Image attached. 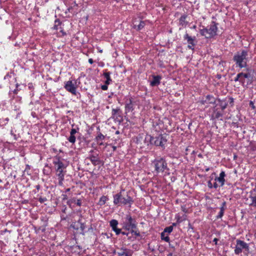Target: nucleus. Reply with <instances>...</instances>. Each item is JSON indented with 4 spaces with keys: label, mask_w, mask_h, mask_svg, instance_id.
<instances>
[{
    "label": "nucleus",
    "mask_w": 256,
    "mask_h": 256,
    "mask_svg": "<svg viewBox=\"0 0 256 256\" xmlns=\"http://www.w3.org/2000/svg\"><path fill=\"white\" fill-rule=\"evenodd\" d=\"M167 256H174L172 253H170L168 254Z\"/></svg>",
    "instance_id": "55"
},
{
    "label": "nucleus",
    "mask_w": 256,
    "mask_h": 256,
    "mask_svg": "<svg viewBox=\"0 0 256 256\" xmlns=\"http://www.w3.org/2000/svg\"><path fill=\"white\" fill-rule=\"evenodd\" d=\"M62 200H66L68 199V196L66 194H63L62 195Z\"/></svg>",
    "instance_id": "43"
},
{
    "label": "nucleus",
    "mask_w": 256,
    "mask_h": 256,
    "mask_svg": "<svg viewBox=\"0 0 256 256\" xmlns=\"http://www.w3.org/2000/svg\"><path fill=\"white\" fill-rule=\"evenodd\" d=\"M166 137L167 135L166 134H160L156 137H152L150 135H146L145 140L149 142L151 144L159 146L164 148L167 142Z\"/></svg>",
    "instance_id": "3"
},
{
    "label": "nucleus",
    "mask_w": 256,
    "mask_h": 256,
    "mask_svg": "<svg viewBox=\"0 0 256 256\" xmlns=\"http://www.w3.org/2000/svg\"><path fill=\"white\" fill-rule=\"evenodd\" d=\"M112 148L113 149V151H115L116 149V146H112Z\"/></svg>",
    "instance_id": "54"
},
{
    "label": "nucleus",
    "mask_w": 256,
    "mask_h": 256,
    "mask_svg": "<svg viewBox=\"0 0 256 256\" xmlns=\"http://www.w3.org/2000/svg\"><path fill=\"white\" fill-rule=\"evenodd\" d=\"M53 164L56 170V179L58 180V184L62 186H63L64 177L66 172L67 164H64L60 158L58 156L54 158Z\"/></svg>",
    "instance_id": "1"
},
{
    "label": "nucleus",
    "mask_w": 256,
    "mask_h": 256,
    "mask_svg": "<svg viewBox=\"0 0 256 256\" xmlns=\"http://www.w3.org/2000/svg\"><path fill=\"white\" fill-rule=\"evenodd\" d=\"M70 190V188H67L66 190V192H68Z\"/></svg>",
    "instance_id": "60"
},
{
    "label": "nucleus",
    "mask_w": 256,
    "mask_h": 256,
    "mask_svg": "<svg viewBox=\"0 0 256 256\" xmlns=\"http://www.w3.org/2000/svg\"><path fill=\"white\" fill-rule=\"evenodd\" d=\"M120 111V109L119 108H116V109H112V115L113 116H115L117 113L118 112Z\"/></svg>",
    "instance_id": "36"
},
{
    "label": "nucleus",
    "mask_w": 256,
    "mask_h": 256,
    "mask_svg": "<svg viewBox=\"0 0 256 256\" xmlns=\"http://www.w3.org/2000/svg\"><path fill=\"white\" fill-rule=\"evenodd\" d=\"M4 80L8 82H10V80L12 79L13 80L15 79L13 74H8L4 76Z\"/></svg>",
    "instance_id": "24"
},
{
    "label": "nucleus",
    "mask_w": 256,
    "mask_h": 256,
    "mask_svg": "<svg viewBox=\"0 0 256 256\" xmlns=\"http://www.w3.org/2000/svg\"><path fill=\"white\" fill-rule=\"evenodd\" d=\"M218 24L214 21H212L210 24L206 27L203 26V28L200 30V33L202 36L206 39L214 38L217 35Z\"/></svg>",
    "instance_id": "2"
},
{
    "label": "nucleus",
    "mask_w": 256,
    "mask_h": 256,
    "mask_svg": "<svg viewBox=\"0 0 256 256\" xmlns=\"http://www.w3.org/2000/svg\"><path fill=\"white\" fill-rule=\"evenodd\" d=\"M108 200V198L106 196H102L100 199L98 204L100 206L104 205Z\"/></svg>",
    "instance_id": "28"
},
{
    "label": "nucleus",
    "mask_w": 256,
    "mask_h": 256,
    "mask_svg": "<svg viewBox=\"0 0 256 256\" xmlns=\"http://www.w3.org/2000/svg\"><path fill=\"white\" fill-rule=\"evenodd\" d=\"M221 106H222V109L223 110L226 108V104H225L224 106L222 105Z\"/></svg>",
    "instance_id": "51"
},
{
    "label": "nucleus",
    "mask_w": 256,
    "mask_h": 256,
    "mask_svg": "<svg viewBox=\"0 0 256 256\" xmlns=\"http://www.w3.org/2000/svg\"><path fill=\"white\" fill-rule=\"evenodd\" d=\"M226 174L224 171H222L218 177L216 178L215 180L218 182L220 184V186H223L225 182L224 177Z\"/></svg>",
    "instance_id": "18"
},
{
    "label": "nucleus",
    "mask_w": 256,
    "mask_h": 256,
    "mask_svg": "<svg viewBox=\"0 0 256 256\" xmlns=\"http://www.w3.org/2000/svg\"><path fill=\"white\" fill-rule=\"evenodd\" d=\"M118 221L116 220L113 219L110 222V226L116 235H118L121 232V229L118 228Z\"/></svg>",
    "instance_id": "13"
},
{
    "label": "nucleus",
    "mask_w": 256,
    "mask_h": 256,
    "mask_svg": "<svg viewBox=\"0 0 256 256\" xmlns=\"http://www.w3.org/2000/svg\"><path fill=\"white\" fill-rule=\"evenodd\" d=\"M68 140L70 143L74 144L76 142V138L74 134L71 135V134H70V136Z\"/></svg>",
    "instance_id": "32"
},
{
    "label": "nucleus",
    "mask_w": 256,
    "mask_h": 256,
    "mask_svg": "<svg viewBox=\"0 0 256 256\" xmlns=\"http://www.w3.org/2000/svg\"><path fill=\"white\" fill-rule=\"evenodd\" d=\"M80 222L81 219L80 218L77 222H72L71 224V227L76 230H78Z\"/></svg>",
    "instance_id": "25"
},
{
    "label": "nucleus",
    "mask_w": 256,
    "mask_h": 256,
    "mask_svg": "<svg viewBox=\"0 0 256 256\" xmlns=\"http://www.w3.org/2000/svg\"><path fill=\"white\" fill-rule=\"evenodd\" d=\"M18 90V89H16V90H14V94H17Z\"/></svg>",
    "instance_id": "58"
},
{
    "label": "nucleus",
    "mask_w": 256,
    "mask_h": 256,
    "mask_svg": "<svg viewBox=\"0 0 256 256\" xmlns=\"http://www.w3.org/2000/svg\"><path fill=\"white\" fill-rule=\"evenodd\" d=\"M110 72H104V76L106 78V80L105 81V84H109L110 82L112 81L110 76Z\"/></svg>",
    "instance_id": "26"
},
{
    "label": "nucleus",
    "mask_w": 256,
    "mask_h": 256,
    "mask_svg": "<svg viewBox=\"0 0 256 256\" xmlns=\"http://www.w3.org/2000/svg\"><path fill=\"white\" fill-rule=\"evenodd\" d=\"M19 86V84H16V88H18Z\"/></svg>",
    "instance_id": "63"
},
{
    "label": "nucleus",
    "mask_w": 256,
    "mask_h": 256,
    "mask_svg": "<svg viewBox=\"0 0 256 256\" xmlns=\"http://www.w3.org/2000/svg\"><path fill=\"white\" fill-rule=\"evenodd\" d=\"M104 138L105 136L103 135L102 133L100 132L98 134L94 140L100 146H102L104 145L103 141L104 140Z\"/></svg>",
    "instance_id": "19"
},
{
    "label": "nucleus",
    "mask_w": 256,
    "mask_h": 256,
    "mask_svg": "<svg viewBox=\"0 0 256 256\" xmlns=\"http://www.w3.org/2000/svg\"><path fill=\"white\" fill-rule=\"evenodd\" d=\"M146 22V21L140 20L138 24L134 23L132 28L136 30L140 31L144 27Z\"/></svg>",
    "instance_id": "20"
},
{
    "label": "nucleus",
    "mask_w": 256,
    "mask_h": 256,
    "mask_svg": "<svg viewBox=\"0 0 256 256\" xmlns=\"http://www.w3.org/2000/svg\"><path fill=\"white\" fill-rule=\"evenodd\" d=\"M208 187L210 188H213V185L211 182L210 180H209L208 182Z\"/></svg>",
    "instance_id": "40"
},
{
    "label": "nucleus",
    "mask_w": 256,
    "mask_h": 256,
    "mask_svg": "<svg viewBox=\"0 0 256 256\" xmlns=\"http://www.w3.org/2000/svg\"><path fill=\"white\" fill-rule=\"evenodd\" d=\"M76 204L78 206H80L81 204H82L80 200H76Z\"/></svg>",
    "instance_id": "42"
},
{
    "label": "nucleus",
    "mask_w": 256,
    "mask_h": 256,
    "mask_svg": "<svg viewBox=\"0 0 256 256\" xmlns=\"http://www.w3.org/2000/svg\"><path fill=\"white\" fill-rule=\"evenodd\" d=\"M134 110L132 98H130L128 102H127L125 106V112L126 113L132 112Z\"/></svg>",
    "instance_id": "22"
},
{
    "label": "nucleus",
    "mask_w": 256,
    "mask_h": 256,
    "mask_svg": "<svg viewBox=\"0 0 256 256\" xmlns=\"http://www.w3.org/2000/svg\"><path fill=\"white\" fill-rule=\"evenodd\" d=\"M36 189L38 190L40 188V186L39 185H37L36 186Z\"/></svg>",
    "instance_id": "57"
},
{
    "label": "nucleus",
    "mask_w": 256,
    "mask_h": 256,
    "mask_svg": "<svg viewBox=\"0 0 256 256\" xmlns=\"http://www.w3.org/2000/svg\"><path fill=\"white\" fill-rule=\"evenodd\" d=\"M177 224H178V223H177V222H174V223H172V227L175 226L177 225Z\"/></svg>",
    "instance_id": "52"
},
{
    "label": "nucleus",
    "mask_w": 256,
    "mask_h": 256,
    "mask_svg": "<svg viewBox=\"0 0 256 256\" xmlns=\"http://www.w3.org/2000/svg\"><path fill=\"white\" fill-rule=\"evenodd\" d=\"M213 187L215 188H216L218 187V184L216 182H214V185H213Z\"/></svg>",
    "instance_id": "48"
},
{
    "label": "nucleus",
    "mask_w": 256,
    "mask_h": 256,
    "mask_svg": "<svg viewBox=\"0 0 256 256\" xmlns=\"http://www.w3.org/2000/svg\"><path fill=\"white\" fill-rule=\"evenodd\" d=\"M209 170H210V168H206V172H208Z\"/></svg>",
    "instance_id": "59"
},
{
    "label": "nucleus",
    "mask_w": 256,
    "mask_h": 256,
    "mask_svg": "<svg viewBox=\"0 0 256 256\" xmlns=\"http://www.w3.org/2000/svg\"><path fill=\"white\" fill-rule=\"evenodd\" d=\"M76 132H78V130L76 128H72L70 132V134H71V135H74Z\"/></svg>",
    "instance_id": "38"
},
{
    "label": "nucleus",
    "mask_w": 256,
    "mask_h": 256,
    "mask_svg": "<svg viewBox=\"0 0 256 256\" xmlns=\"http://www.w3.org/2000/svg\"><path fill=\"white\" fill-rule=\"evenodd\" d=\"M120 234H122V235H126V236H128V232H122L121 230V232Z\"/></svg>",
    "instance_id": "46"
},
{
    "label": "nucleus",
    "mask_w": 256,
    "mask_h": 256,
    "mask_svg": "<svg viewBox=\"0 0 256 256\" xmlns=\"http://www.w3.org/2000/svg\"><path fill=\"white\" fill-rule=\"evenodd\" d=\"M234 80L235 82L239 81L243 87H247L248 85L252 83V76L249 72H240L236 75Z\"/></svg>",
    "instance_id": "7"
},
{
    "label": "nucleus",
    "mask_w": 256,
    "mask_h": 256,
    "mask_svg": "<svg viewBox=\"0 0 256 256\" xmlns=\"http://www.w3.org/2000/svg\"><path fill=\"white\" fill-rule=\"evenodd\" d=\"M131 232L132 233H134L136 236H140V232H136V231H134L132 230V231H131Z\"/></svg>",
    "instance_id": "41"
},
{
    "label": "nucleus",
    "mask_w": 256,
    "mask_h": 256,
    "mask_svg": "<svg viewBox=\"0 0 256 256\" xmlns=\"http://www.w3.org/2000/svg\"><path fill=\"white\" fill-rule=\"evenodd\" d=\"M198 102L201 104H214L216 102V100L213 96L208 94L206 98H202Z\"/></svg>",
    "instance_id": "12"
},
{
    "label": "nucleus",
    "mask_w": 256,
    "mask_h": 256,
    "mask_svg": "<svg viewBox=\"0 0 256 256\" xmlns=\"http://www.w3.org/2000/svg\"><path fill=\"white\" fill-rule=\"evenodd\" d=\"M214 118L218 119L222 117V114L220 112L214 111Z\"/></svg>",
    "instance_id": "34"
},
{
    "label": "nucleus",
    "mask_w": 256,
    "mask_h": 256,
    "mask_svg": "<svg viewBox=\"0 0 256 256\" xmlns=\"http://www.w3.org/2000/svg\"><path fill=\"white\" fill-rule=\"evenodd\" d=\"M60 32L62 33V36H65V35H66V32H64V30H61L60 31Z\"/></svg>",
    "instance_id": "49"
},
{
    "label": "nucleus",
    "mask_w": 256,
    "mask_h": 256,
    "mask_svg": "<svg viewBox=\"0 0 256 256\" xmlns=\"http://www.w3.org/2000/svg\"><path fill=\"white\" fill-rule=\"evenodd\" d=\"M250 198L252 201L250 206L256 208V195L254 196H250Z\"/></svg>",
    "instance_id": "30"
},
{
    "label": "nucleus",
    "mask_w": 256,
    "mask_h": 256,
    "mask_svg": "<svg viewBox=\"0 0 256 256\" xmlns=\"http://www.w3.org/2000/svg\"><path fill=\"white\" fill-rule=\"evenodd\" d=\"M91 162L92 164L96 166L100 164V160L98 157V154H90L88 158Z\"/></svg>",
    "instance_id": "16"
},
{
    "label": "nucleus",
    "mask_w": 256,
    "mask_h": 256,
    "mask_svg": "<svg viewBox=\"0 0 256 256\" xmlns=\"http://www.w3.org/2000/svg\"><path fill=\"white\" fill-rule=\"evenodd\" d=\"M30 94L31 96H34V92H30Z\"/></svg>",
    "instance_id": "64"
},
{
    "label": "nucleus",
    "mask_w": 256,
    "mask_h": 256,
    "mask_svg": "<svg viewBox=\"0 0 256 256\" xmlns=\"http://www.w3.org/2000/svg\"><path fill=\"white\" fill-rule=\"evenodd\" d=\"M10 134L14 136V138L15 140H17V138H16V134H14L12 132V130L10 132Z\"/></svg>",
    "instance_id": "45"
},
{
    "label": "nucleus",
    "mask_w": 256,
    "mask_h": 256,
    "mask_svg": "<svg viewBox=\"0 0 256 256\" xmlns=\"http://www.w3.org/2000/svg\"><path fill=\"white\" fill-rule=\"evenodd\" d=\"M248 56V52L246 50L236 52L234 56L233 60L235 62L236 66L240 68L246 67Z\"/></svg>",
    "instance_id": "4"
},
{
    "label": "nucleus",
    "mask_w": 256,
    "mask_h": 256,
    "mask_svg": "<svg viewBox=\"0 0 256 256\" xmlns=\"http://www.w3.org/2000/svg\"><path fill=\"white\" fill-rule=\"evenodd\" d=\"M124 191V190H122L120 192L113 196V202L115 205L122 204L128 205L129 207H130L134 202L132 198L128 194L126 195V197H123L122 194V192Z\"/></svg>",
    "instance_id": "6"
},
{
    "label": "nucleus",
    "mask_w": 256,
    "mask_h": 256,
    "mask_svg": "<svg viewBox=\"0 0 256 256\" xmlns=\"http://www.w3.org/2000/svg\"><path fill=\"white\" fill-rule=\"evenodd\" d=\"M88 62L90 64H92L94 62L92 58L88 59Z\"/></svg>",
    "instance_id": "50"
},
{
    "label": "nucleus",
    "mask_w": 256,
    "mask_h": 256,
    "mask_svg": "<svg viewBox=\"0 0 256 256\" xmlns=\"http://www.w3.org/2000/svg\"><path fill=\"white\" fill-rule=\"evenodd\" d=\"M162 77L160 76H153L152 80L150 82V85L152 86H156L160 84Z\"/></svg>",
    "instance_id": "15"
},
{
    "label": "nucleus",
    "mask_w": 256,
    "mask_h": 256,
    "mask_svg": "<svg viewBox=\"0 0 256 256\" xmlns=\"http://www.w3.org/2000/svg\"><path fill=\"white\" fill-rule=\"evenodd\" d=\"M28 86L29 89H30V90L33 89V88H34V86H33V85H32V83H29L28 84Z\"/></svg>",
    "instance_id": "44"
},
{
    "label": "nucleus",
    "mask_w": 256,
    "mask_h": 256,
    "mask_svg": "<svg viewBox=\"0 0 256 256\" xmlns=\"http://www.w3.org/2000/svg\"><path fill=\"white\" fill-rule=\"evenodd\" d=\"M218 242V238H214L213 240V242H214V244H217Z\"/></svg>",
    "instance_id": "47"
},
{
    "label": "nucleus",
    "mask_w": 256,
    "mask_h": 256,
    "mask_svg": "<svg viewBox=\"0 0 256 256\" xmlns=\"http://www.w3.org/2000/svg\"><path fill=\"white\" fill-rule=\"evenodd\" d=\"M122 223V227L126 230H130L136 228V222L130 214H126L124 218Z\"/></svg>",
    "instance_id": "8"
},
{
    "label": "nucleus",
    "mask_w": 256,
    "mask_h": 256,
    "mask_svg": "<svg viewBox=\"0 0 256 256\" xmlns=\"http://www.w3.org/2000/svg\"><path fill=\"white\" fill-rule=\"evenodd\" d=\"M184 39L186 40L188 44V48L194 50L196 44L194 42L196 40V36H190L188 34V33H186L184 36Z\"/></svg>",
    "instance_id": "11"
},
{
    "label": "nucleus",
    "mask_w": 256,
    "mask_h": 256,
    "mask_svg": "<svg viewBox=\"0 0 256 256\" xmlns=\"http://www.w3.org/2000/svg\"><path fill=\"white\" fill-rule=\"evenodd\" d=\"M250 106L253 110L255 109V108H256L254 102L252 101L250 102Z\"/></svg>",
    "instance_id": "39"
},
{
    "label": "nucleus",
    "mask_w": 256,
    "mask_h": 256,
    "mask_svg": "<svg viewBox=\"0 0 256 256\" xmlns=\"http://www.w3.org/2000/svg\"><path fill=\"white\" fill-rule=\"evenodd\" d=\"M242 80H244V81H246V82L247 81V78H242Z\"/></svg>",
    "instance_id": "61"
},
{
    "label": "nucleus",
    "mask_w": 256,
    "mask_h": 256,
    "mask_svg": "<svg viewBox=\"0 0 256 256\" xmlns=\"http://www.w3.org/2000/svg\"><path fill=\"white\" fill-rule=\"evenodd\" d=\"M243 250H248V244L243 240H237L236 245L234 247V253L236 254H239L242 252Z\"/></svg>",
    "instance_id": "10"
},
{
    "label": "nucleus",
    "mask_w": 256,
    "mask_h": 256,
    "mask_svg": "<svg viewBox=\"0 0 256 256\" xmlns=\"http://www.w3.org/2000/svg\"><path fill=\"white\" fill-rule=\"evenodd\" d=\"M9 121V118H2L0 120V127H4L8 122Z\"/></svg>",
    "instance_id": "29"
},
{
    "label": "nucleus",
    "mask_w": 256,
    "mask_h": 256,
    "mask_svg": "<svg viewBox=\"0 0 256 256\" xmlns=\"http://www.w3.org/2000/svg\"><path fill=\"white\" fill-rule=\"evenodd\" d=\"M191 28L192 29H196V25H194Z\"/></svg>",
    "instance_id": "56"
},
{
    "label": "nucleus",
    "mask_w": 256,
    "mask_h": 256,
    "mask_svg": "<svg viewBox=\"0 0 256 256\" xmlns=\"http://www.w3.org/2000/svg\"><path fill=\"white\" fill-rule=\"evenodd\" d=\"M174 218L176 220L177 223L180 224L186 220L187 216L185 214H183L182 216H180V214H176L175 215Z\"/></svg>",
    "instance_id": "21"
},
{
    "label": "nucleus",
    "mask_w": 256,
    "mask_h": 256,
    "mask_svg": "<svg viewBox=\"0 0 256 256\" xmlns=\"http://www.w3.org/2000/svg\"><path fill=\"white\" fill-rule=\"evenodd\" d=\"M256 192V188H254V189H253L252 191H250V193L251 194H252V192Z\"/></svg>",
    "instance_id": "53"
},
{
    "label": "nucleus",
    "mask_w": 256,
    "mask_h": 256,
    "mask_svg": "<svg viewBox=\"0 0 256 256\" xmlns=\"http://www.w3.org/2000/svg\"><path fill=\"white\" fill-rule=\"evenodd\" d=\"M38 200L42 204L47 200V198L46 197H40L38 198Z\"/></svg>",
    "instance_id": "35"
},
{
    "label": "nucleus",
    "mask_w": 256,
    "mask_h": 256,
    "mask_svg": "<svg viewBox=\"0 0 256 256\" xmlns=\"http://www.w3.org/2000/svg\"><path fill=\"white\" fill-rule=\"evenodd\" d=\"M161 238L162 240H164L166 242H169L170 238L168 236H166V234L164 232H162L161 233Z\"/></svg>",
    "instance_id": "31"
},
{
    "label": "nucleus",
    "mask_w": 256,
    "mask_h": 256,
    "mask_svg": "<svg viewBox=\"0 0 256 256\" xmlns=\"http://www.w3.org/2000/svg\"><path fill=\"white\" fill-rule=\"evenodd\" d=\"M152 164L154 165V170L157 174L162 173L164 176L170 174L167 163L163 158L154 160L152 162Z\"/></svg>",
    "instance_id": "5"
},
{
    "label": "nucleus",
    "mask_w": 256,
    "mask_h": 256,
    "mask_svg": "<svg viewBox=\"0 0 256 256\" xmlns=\"http://www.w3.org/2000/svg\"><path fill=\"white\" fill-rule=\"evenodd\" d=\"M86 226L84 224L82 223V222H80V226H79V230H80V234L83 236L85 234L86 231H85Z\"/></svg>",
    "instance_id": "27"
},
{
    "label": "nucleus",
    "mask_w": 256,
    "mask_h": 256,
    "mask_svg": "<svg viewBox=\"0 0 256 256\" xmlns=\"http://www.w3.org/2000/svg\"><path fill=\"white\" fill-rule=\"evenodd\" d=\"M108 84H104V85H102L101 86V88L103 90H108Z\"/></svg>",
    "instance_id": "37"
},
{
    "label": "nucleus",
    "mask_w": 256,
    "mask_h": 256,
    "mask_svg": "<svg viewBox=\"0 0 256 256\" xmlns=\"http://www.w3.org/2000/svg\"><path fill=\"white\" fill-rule=\"evenodd\" d=\"M188 16L186 14L182 15L178 20L179 25L182 27L186 28L188 22L186 20Z\"/></svg>",
    "instance_id": "17"
},
{
    "label": "nucleus",
    "mask_w": 256,
    "mask_h": 256,
    "mask_svg": "<svg viewBox=\"0 0 256 256\" xmlns=\"http://www.w3.org/2000/svg\"><path fill=\"white\" fill-rule=\"evenodd\" d=\"M172 230H173L172 226H170L168 227H166L164 229V232H164V234H166V232H167L168 234H170V232H172Z\"/></svg>",
    "instance_id": "33"
},
{
    "label": "nucleus",
    "mask_w": 256,
    "mask_h": 256,
    "mask_svg": "<svg viewBox=\"0 0 256 256\" xmlns=\"http://www.w3.org/2000/svg\"><path fill=\"white\" fill-rule=\"evenodd\" d=\"M77 80H69L64 83V88L68 92L74 95H76V89L78 86L76 84Z\"/></svg>",
    "instance_id": "9"
},
{
    "label": "nucleus",
    "mask_w": 256,
    "mask_h": 256,
    "mask_svg": "<svg viewBox=\"0 0 256 256\" xmlns=\"http://www.w3.org/2000/svg\"><path fill=\"white\" fill-rule=\"evenodd\" d=\"M226 202H225L222 203V206L220 207V211L218 213V214L216 216V218H221L224 214V212L225 210V206H226Z\"/></svg>",
    "instance_id": "23"
},
{
    "label": "nucleus",
    "mask_w": 256,
    "mask_h": 256,
    "mask_svg": "<svg viewBox=\"0 0 256 256\" xmlns=\"http://www.w3.org/2000/svg\"><path fill=\"white\" fill-rule=\"evenodd\" d=\"M118 256H132V250L125 248H120V252H118Z\"/></svg>",
    "instance_id": "14"
},
{
    "label": "nucleus",
    "mask_w": 256,
    "mask_h": 256,
    "mask_svg": "<svg viewBox=\"0 0 256 256\" xmlns=\"http://www.w3.org/2000/svg\"><path fill=\"white\" fill-rule=\"evenodd\" d=\"M98 52L102 53V50H98Z\"/></svg>",
    "instance_id": "62"
}]
</instances>
